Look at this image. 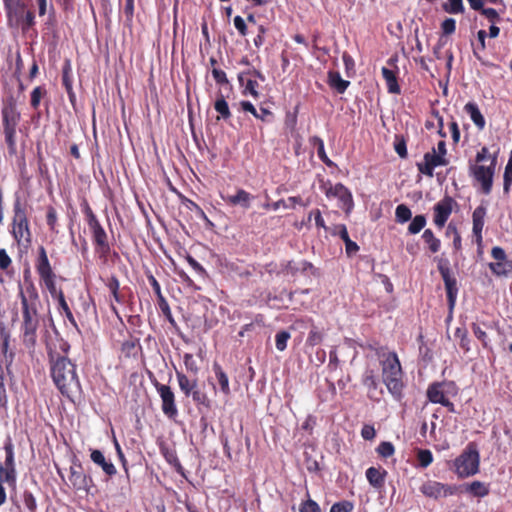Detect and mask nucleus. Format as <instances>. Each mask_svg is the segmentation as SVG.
I'll list each match as a JSON object with an SVG mask.
<instances>
[{
	"mask_svg": "<svg viewBox=\"0 0 512 512\" xmlns=\"http://www.w3.org/2000/svg\"><path fill=\"white\" fill-rule=\"evenodd\" d=\"M62 85L65 90H71V88H73L72 69L69 60H66L62 68Z\"/></svg>",
	"mask_w": 512,
	"mask_h": 512,
	"instance_id": "49530a36",
	"label": "nucleus"
},
{
	"mask_svg": "<svg viewBox=\"0 0 512 512\" xmlns=\"http://www.w3.org/2000/svg\"><path fill=\"white\" fill-rule=\"evenodd\" d=\"M40 280L44 283L46 289L54 299L59 298V293H64L62 289H58L56 286V274Z\"/></svg>",
	"mask_w": 512,
	"mask_h": 512,
	"instance_id": "37998d69",
	"label": "nucleus"
},
{
	"mask_svg": "<svg viewBox=\"0 0 512 512\" xmlns=\"http://www.w3.org/2000/svg\"><path fill=\"white\" fill-rule=\"evenodd\" d=\"M308 499L303 501L299 506L300 512H322L319 504L310 498L309 492L307 491Z\"/></svg>",
	"mask_w": 512,
	"mask_h": 512,
	"instance_id": "052dcab7",
	"label": "nucleus"
},
{
	"mask_svg": "<svg viewBox=\"0 0 512 512\" xmlns=\"http://www.w3.org/2000/svg\"><path fill=\"white\" fill-rule=\"evenodd\" d=\"M309 142H310V144H312L313 146H315L317 148V155L323 163H325L329 167L334 165V163L327 156L326 151H325L324 141L320 137L313 136L309 139Z\"/></svg>",
	"mask_w": 512,
	"mask_h": 512,
	"instance_id": "72a5a7b5",
	"label": "nucleus"
},
{
	"mask_svg": "<svg viewBox=\"0 0 512 512\" xmlns=\"http://www.w3.org/2000/svg\"><path fill=\"white\" fill-rule=\"evenodd\" d=\"M512 185V156L509 158L503 175V192L508 195Z\"/></svg>",
	"mask_w": 512,
	"mask_h": 512,
	"instance_id": "09e8293b",
	"label": "nucleus"
},
{
	"mask_svg": "<svg viewBox=\"0 0 512 512\" xmlns=\"http://www.w3.org/2000/svg\"><path fill=\"white\" fill-rule=\"evenodd\" d=\"M5 135V141L8 146V152L10 155H15L17 152L16 144V129H3Z\"/></svg>",
	"mask_w": 512,
	"mask_h": 512,
	"instance_id": "de8ad7c7",
	"label": "nucleus"
},
{
	"mask_svg": "<svg viewBox=\"0 0 512 512\" xmlns=\"http://www.w3.org/2000/svg\"><path fill=\"white\" fill-rule=\"evenodd\" d=\"M387 471L381 468L370 467L366 470V478L374 488H382L385 483Z\"/></svg>",
	"mask_w": 512,
	"mask_h": 512,
	"instance_id": "b1692460",
	"label": "nucleus"
},
{
	"mask_svg": "<svg viewBox=\"0 0 512 512\" xmlns=\"http://www.w3.org/2000/svg\"><path fill=\"white\" fill-rule=\"evenodd\" d=\"M176 378L181 392L185 397H190V394L197 388V380H190L183 372L176 370Z\"/></svg>",
	"mask_w": 512,
	"mask_h": 512,
	"instance_id": "a878e982",
	"label": "nucleus"
},
{
	"mask_svg": "<svg viewBox=\"0 0 512 512\" xmlns=\"http://www.w3.org/2000/svg\"><path fill=\"white\" fill-rule=\"evenodd\" d=\"M437 268L445 285L449 307L450 309H453L458 294V287L456 278L452 276L451 269L449 267V260L443 258L440 259L438 261Z\"/></svg>",
	"mask_w": 512,
	"mask_h": 512,
	"instance_id": "9b49d317",
	"label": "nucleus"
},
{
	"mask_svg": "<svg viewBox=\"0 0 512 512\" xmlns=\"http://www.w3.org/2000/svg\"><path fill=\"white\" fill-rule=\"evenodd\" d=\"M214 109L219 114L217 116V120H229L232 116L228 103L225 100V96L221 92L217 94Z\"/></svg>",
	"mask_w": 512,
	"mask_h": 512,
	"instance_id": "cd10ccee",
	"label": "nucleus"
},
{
	"mask_svg": "<svg viewBox=\"0 0 512 512\" xmlns=\"http://www.w3.org/2000/svg\"><path fill=\"white\" fill-rule=\"evenodd\" d=\"M35 269L40 279L55 275L48 259L46 249L43 246L38 248V255L35 260Z\"/></svg>",
	"mask_w": 512,
	"mask_h": 512,
	"instance_id": "6ab92c4d",
	"label": "nucleus"
},
{
	"mask_svg": "<svg viewBox=\"0 0 512 512\" xmlns=\"http://www.w3.org/2000/svg\"><path fill=\"white\" fill-rule=\"evenodd\" d=\"M183 361L187 371L193 373L194 375L198 374L199 367L192 354L185 353L183 356Z\"/></svg>",
	"mask_w": 512,
	"mask_h": 512,
	"instance_id": "0e129e2a",
	"label": "nucleus"
},
{
	"mask_svg": "<svg viewBox=\"0 0 512 512\" xmlns=\"http://www.w3.org/2000/svg\"><path fill=\"white\" fill-rule=\"evenodd\" d=\"M471 329L474 336L482 343V346L484 348H490L488 336L486 332L480 327V325L473 322L471 324Z\"/></svg>",
	"mask_w": 512,
	"mask_h": 512,
	"instance_id": "864d4df0",
	"label": "nucleus"
},
{
	"mask_svg": "<svg viewBox=\"0 0 512 512\" xmlns=\"http://www.w3.org/2000/svg\"><path fill=\"white\" fill-rule=\"evenodd\" d=\"M506 265H509V267L512 269V264L508 262H491L489 263V268L492 271L493 274L497 276H504L507 275L508 270L506 269Z\"/></svg>",
	"mask_w": 512,
	"mask_h": 512,
	"instance_id": "e2e57ef3",
	"label": "nucleus"
},
{
	"mask_svg": "<svg viewBox=\"0 0 512 512\" xmlns=\"http://www.w3.org/2000/svg\"><path fill=\"white\" fill-rule=\"evenodd\" d=\"M426 225V217L424 215H416L408 226L410 234L419 233Z\"/></svg>",
	"mask_w": 512,
	"mask_h": 512,
	"instance_id": "8fccbe9b",
	"label": "nucleus"
},
{
	"mask_svg": "<svg viewBox=\"0 0 512 512\" xmlns=\"http://www.w3.org/2000/svg\"><path fill=\"white\" fill-rule=\"evenodd\" d=\"M417 460L420 467H428L433 462L432 452L428 449H420L417 452Z\"/></svg>",
	"mask_w": 512,
	"mask_h": 512,
	"instance_id": "13d9d810",
	"label": "nucleus"
},
{
	"mask_svg": "<svg viewBox=\"0 0 512 512\" xmlns=\"http://www.w3.org/2000/svg\"><path fill=\"white\" fill-rule=\"evenodd\" d=\"M422 239L425 244L428 245L429 250L432 253H437L440 250L441 242L438 239L431 229H426L422 234Z\"/></svg>",
	"mask_w": 512,
	"mask_h": 512,
	"instance_id": "e433bc0d",
	"label": "nucleus"
},
{
	"mask_svg": "<svg viewBox=\"0 0 512 512\" xmlns=\"http://www.w3.org/2000/svg\"><path fill=\"white\" fill-rule=\"evenodd\" d=\"M106 286L112 295L113 299L119 303L123 304L125 302V298L123 293L120 290V282L116 276H111L106 281Z\"/></svg>",
	"mask_w": 512,
	"mask_h": 512,
	"instance_id": "7c9ffc66",
	"label": "nucleus"
},
{
	"mask_svg": "<svg viewBox=\"0 0 512 512\" xmlns=\"http://www.w3.org/2000/svg\"><path fill=\"white\" fill-rule=\"evenodd\" d=\"M464 111L470 116L472 122L475 124L478 130L481 131L485 128V118L475 102H468L464 106Z\"/></svg>",
	"mask_w": 512,
	"mask_h": 512,
	"instance_id": "5701e85b",
	"label": "nucleus"
},
{
	"mask_svg": "<svg viewBox=\"0 0 512 512\" xmlns=\"http://www.w3.org/2000/svg\"><path fill=\"white\" fill-rule=\"evenodd\" d=\"M458 394V387L454 381L433 382L427 388V398L431 403L441 404L447 398L455 397Z\"/></svg>",
	"mask_w": 512,
	"mask_h": 512,
	"instance_id": "1a4fd4ad",
	"label": "nucleus"
},
{
	"mask_svg": "<svg viewBox=\"0 0 512 512\" xmlns=\"http://www.w3.org/2000/svg\"><path fill=\"white\" fill-rule=\"evenodd\" d=\"M10 234L19 249L27 250L32 244V232L26 206L17 198L13 203Z\"/></svg>",
	"mask_w": 512,
	"mask_h": 512,
	"instance_id": "39448f33",
	"label": "nucleus"
},
{
	"mask_svg": "<svg viewBox=\"0 0 512 512\" xmlns=\"http://www.w3.org/2000/svg\"><path fill=\"white\" fill-rule=\"evenodd\" d=\"M213 371H214V374H215V377H216V380L220 386V389H221V392L228 396L230 395L231 393V390H230V387H229V379H228V376L227 374L224 372V370L222 369V367L217 363L215 362L213 364Z\"/></svg>",
	"mask_w": 512,
	"mask_h": 512,
	"instance_id": "c85d7f7f",
	"label": "nucleus"
},
{
	"mask_svg": "<svg viewBox=\"0 0 512 512\" xmlns=\"http://www.w3.org/2000/svg\"><path fill=\"white\" fill-rule=\"evenodd\" d=\"M313 269H314V267H313L312 263H310V262H308L306 260H301V261L291 260V261H287L283 265L282 271L286 275H290L292 277H295L299 273L300 274H307L309 271H312Z\"/></svg>",
	"mask_w": 512,
	"mask_h": 512,
	"instance_id": "aec40b11",
	"label": "nucleus"
},
{
	"mask_svg": "<svg viewBox=\"0 0 512 512\" xmlns=\"http://www.w3.org/2000/svg\"><path fill=\"white\" fill-rule=\"evenodd\" d=\"M454 472L459 478H467L479 472L480 455L474 442H470L454 460Z\"/></svg>",
	"mask_w": 512,
	"mask_h": 512,
	"instance_id": "0eeeda50",
	"label": "nucleus"
},
{
	"mask_svg": "<svg viewBox=\"0 0 512 512\" xmlns=\"http://www.w3.org/2000/svg\"><path fill=\"white\" fill-rule=\"evenodd\" d=\"M334 234L339 235V237L345 243V251L348 256H352L359 251V246L357 245L356 242L350 239L347 228L344 224H339L335 226Z\"/></svg>",
	"mask_w": 512,
	"mask_h": 512,
	"instance_id": "4be33fe9",
	"label": "nucleus"
},
{
	"mask_svg": "<svg viewBox=\"0 0 512 512\" xmlns=\"http://www.w3.org/2000/svg\"><path fill=\"white\" fill-rule=\"evenodd\" d=\"M151 382L161 399V409L163 414L169 419H175L178 415L175 393L170 386L160 383L155 378L152 379Z\"/></svg>",
	"mask_w": 512,
	"mask_h": 512,
	"instance_id": "6e6552de",
	"label": "nucleus"
},
{
	"mask_svg": "<svg viewBox=\"0 0 512 512\" xmlns=\"http://www.w3.org/2000/svg\"><path fill=\"white\" fill-rule=\"evenodd\" d=\"M498 153H490L486 146H483L475 156V163L469 164V174L481 185V191L489 195L493 187V177L497 165Z\"/></svg>",
	"mask_w": 512,
	"mask_h": 512,
	"instance_id": "20e7f679",
	"label": "nucleus"
},
{
	"mask_svg": "<svg viewBox=\"0 0 512 512\" xmlns=\"http://www.w3.org/2000/svg\"><path fill=\"white\" fill-rule=\"evenodd\" d=\"M454 336L456 339L459 340V346L462 350H464L465 352H469L471 347H470V338L468 336V331L466 328L464 327H458L456 328L455 330V333H454Z\"/></svg>",
	"mask_w": 512,
	"mask_h": 512,
	"instance_id": "ea45409f",
	"label": "nucleus"
},
{
	"mask_svg": "<svg viewBox=\"0 0 512 512\" xmlns=\"http://www.w3.org/2000/svg\"><path fill=\"white\" fill-rule=\"evenodd\" d=\"M382 76L386 82L388 92L393 94H399L400 86L398 85L397 82L396 72L387 67H383Z\"/></svg>",
	"mask_w": 512,
	"mask_h": 512,
	"instance_id": "c756f323",
	"label": "nucleus"
},
{
	"mask_svg": "<svg viewBox=\"0 0 512 512\" xmlns=\"http://www.w3.org/2000/svg\"><path fill=\"white\" fill-rule=\"evenodd\" d=\"M290 337V333L286 330H281L275 335V345L278 351L282 352L287 348Z\"/></svg>",
	"mask_w": 512,
	"mask_h": 512,
	"instance_id": "bf43d9fd",
	"label": "nucleus"
},
{
	"mask_svg": "<svg viewBox=\"0 0 512 512\" xmlns=\"http://www.w3.org/2000/svg\"><path fill=\"white\" fill-rule=\"evenodd\" d=\"M465 489L472 496L479 498L485 497L490 493L489 484L481 481H473L467 484Z\"/></svg>",
	"mask_w": 512,
	"mask_h": 512,
	"instance_id": "2f4dec72",
	"label": "nucleus"
},
{
	"mask_svg": "<svg viewBox=\"0 0 512 512\" xmlns=\"http://www.w3.org/2000/svg\"><path fill=\"white\" fill-rule=\"evenodd\" d=\"M449 161L446 157L436 154V149L424 154L423 162L417 163V169L421 174L428 177L434 176V169L438 166H446Z\"/></svg>",
	"mask_w": 512,
	"mask_h": 512,
	"instance_id": "4468645a",
	"label": "nucleus"
},
{
	"mask_svg": "<svg viewBox=\"0 0 512 512\" xmlns=\"http://www.w3.org/2000/svg\"><path fill=\"white\" fill-rule=\"evenodd\" d=\"M5 451V462L4 466H0L2 469H15L14 463V445L11 440H8L4 445Z\"/></svg>",
	"mask_w": 512,
	"mask_h": 512,
	"instance_id": "a19ab883",
	"label": "nucleus"
},
{
	"mask_svg": "<svg viewBox=\"0 0 512 512\" xmlns=\"http://www.w3.org/2000/svg\"><path fill=\"white\" fill-rule=\"evenodd\" d=\"M58 301V304H59V308L60 310L64 313L65 317L67 318V320L74 326L77 328V322L72 314V311L70 310L66 300H65V295L64 293H59V298L56 299Z\"/></svg>",
	"mask_w": 512,
	"mask_h": 512,
	"instance_id": "c03bdc74",
	"label": "nucleus"
},
{
	"mask_svg": "<svg viewBox=\"0 0 512 512\" xmlns=\"http://www.w3.org/2000/svg\"><path fill=\"white\" fill-rule=\"evenodd\" d=\"M157 303H158L159 309L161 310L162 314L165 316L167 321L171 325L175 326L176 325L175 319L172 315L169 304H168L167 300L165 299V297H160L159 299H157Z\"/></svg>",
	"mask_w": 512,
	"mask_h": 512,
	"instance_id": "6e6d98bb",
	"label": "nucleus"
},
{
	"mask_svg": "<svg viewBox=\"0 0 512 512\" xmlns=\"http://www.w3.org/2000/svg\"><path fill=\"white\" fill-rule=\"evenodd\" d=\"M361 382H362L363 386L366 387L368 394H371L372 391L377 390L378 385H379L378 378L375 374V371L371 368H367L364 371V373L362 375Z\"/></svg>",
	"mask_w": 512,
	"mask_h": 512,
	"instance_id": "473e14b6",
	"label": "nucleus"
},
{
	"mask_svg": "<svg viewBox=\"0 0 512 512\" xmlns=\"http://www.w3.org/2000/svg\"><path fill=\"white\" fill-rule=\"evenodd\" d=\"M328 84L337 93L342 94L346 91V89L350 85V82L348 80L342 79L339 72L329 71L328 72Z\"/></svg>",
	"mask_w": 512,
	"mask_h": 512,
	"instance_id": "bb28decb",
	"label": "nucleus"
},
{
	"mask_svg": "<svg viewBox=\"0 0 512 512\" xmlns=\"http://www.w3.org/2000/svg\"><path fill=\"white\" fill-rule=\"evenodd\" d=\"M412 213L409 207L405 204H400L396 207L395 217L399 223H405L411 219Z\"/></svg>",
	"mask_w": 512,
	"mask_h": 512,
	"instance_id": "3c124183",
	"label": "nucleus"
},
{
	"mask_svg": "<svg viewBox=\"0 0 512 512\" xmlns=\"http://www.w3.org/2000/svg\"><path fill=\"white\" fill-rule=\"evenodd\" d=\"M19 298L22 313V341L27 348H34L37 342V330L40 324V296L35 285L30 282L24 289H20Z\"/></svg>",
	"mask_w": 512,
	"mask_h": 512,
	"instance_id": "f257e3e1",
	"label": "nucleus"
},
{
	"mask_svg": "<svg viewBox=\"0 0 512 512\" xmlns=\"http://www.w3.org/2000/svg\"><path fill=\"white\" fill-rule=\"evenodd\" d=\"M223 201L230 206H241L243 209H248L251 206V201L254 196L244 189H237L234 195H222Z\"/></svg>",
	"mask_w": 512,
	"mask_h": 512,
	"instance_id": "a211bd4d",
	"label": "nucleus"
},
{
	"mask_svg": "<svg viewBox=\"0 0 512 512\" xmlns=\"http://www.w3.org/2000/svg\"><path fill=\"white\" fill-rule=\"evenodd\" d=\"M441 30L445 36L452 35L456 30V21L453 18H446L441 23Z\"/></svg>",
	"mask_w": 512,
	"mask_h": 512,
	"instance_id": "338daca9",
	"label": "nucleus"
},
{
	"mask_svg": "<svg viewBox=\"0 0 512 512\" xmlns=\"http://www.w3.org/2000/svg\"><path fill=\"white\" fill-rule=\"evenodd\" d=\"M90 458L95 464L99 465L108 476H113L116 474L117 470L114 464L110 461H107L100 450H92Z\"/></svg>",
	"mask_w": 512,
	"mask_h": 512,
	"instance_id": "393cba45",
	"label": "nucleus"
},
{
	"mask_svg": "<svg viewBox=\"0 0 512 512\" xmlns=\"http://www.w3.org/2000/svg\"><path fill=\"white\" fill-rule=\"evenodd\" d=\"M442 8L449 14H460L464 12L462 0H447V2L443 3Z\"/></svg>",
	"mask_w": 512,
	"mask_h": 512,
	"instance_id": "a18cd8bd",
	"label": "nucleus"
},
{
	"mask_svg": "<svg viewBox=\"0 0 512 512\" xmlns=\"http://www.w3.org/2000/svg\"><path fill=\"white\" fill-rule=\"evenodd\" d=\"M69 481L77 491L88 492L92 485V478L84 473L81 464H74L70 467Z\"/></svg>",
	"mask_w": 512,
	"mask_h": 512,
	"instance_id": "2eb2a0df",
	"label": "nucleus"
},
{
	"mask_svg": "<svg viewBox=\"0 0 512 512\" xmlns=\"http://www.w3.org/2000/svg\"><path fill=\"white\" fill-rule=\"evenodd\" d=\"M46 223L49 230L57 235L59 233L58 229V214L56 209L53 206H48L46 209Z\"/></svg>",
	"mask_w": 512,
	"mask_h": 512,
	"instance_id": "4c0bfd02",
	"label": "nucleus"
},
{
	"mask_svg": "<svg viewBox=\"0 0 512 512\" xmlns=\"http://www.w3.org/2000/svg\"><path fill=\"white\" fill-rule=\"evenodd\" d=\"M419 490L426 497L439 499L456 494L457 486L428 480L420 486Z\"/></svg>",
	"mask_w": 512,
	"mask_h": 512,
	"instance_id": "f8f14e48",
	"label": "nucleus"
},
{
	"mask_svg": "<svg viewBox=\"0 0 512 512\" xmlns=\"http://www.w3.org/2000/svg\"><path fill=\"white\" fill-rule=\"evenodd\" d=\"M367 349L373 351L379 359L382 380L389 393L398 401L403 396V369L395 351H389L386 346L368 344Z\"/></svg>",
	"mask_w": 512,
	"mask_h": 512,
	"instance_id": "f03ea898",
	"label": "nucleus"
},
{
	"mask_svg": "<svg viewBox=\"0 0 512 512\" xmlns=\"http://www.w3.org/2000/svg\"><path fill=\"white\" fill-rule=\"evenodd\" d=\"M353 504L349 501L336 502L331 506L330 512H351Z\"/></svg>",
	"mask_w": 512,
	"mask_h": 512,
	"instance_id": "774afa93",
	"label": "nucleus"
},
{
	"mask_svg": "<svg viewBox=\"0 0 512 512\" xmlns=\"http://www.w3.org/2000/svg\"><path fill=\"white\" fill-rule=\"evenodd\" d=\"M140 348L139 339L130 338L122 343L121 352L125 357H136Z\"/></svg>",
	"mask_w": 512,
	"mask_h": 512,
	"instance_id": "f704fd0d",
	"label": "nucleus"
},
{
	"mask_svg": "<svg viewBox=\"0 0 512 512\" xmlns=\"http://www.w3.org/2000/svg\"><path fill=\"white\" fill-rule=\"evenodd\" d=\"M50 372L54 384L63 396L71 397L79 388L76 365L66 356L49 354Z\"/></svg>",
	"mask_w": 512,
	"mask_h": 512,
	"instance_id": "7ed1b4c3",
	"label": "nucleus"
},
{
	"mask_svg": "<svg viewBox=\"0 0 512 512\" xmlns=\"http://www.w3.org/2000/svg\"><path fill=\"white\" fill-rule=\"evenodd\" d=\"M23 502L29 512L37 511V502H36V499H35L34 495L32 494V492L24 491Z\"/></svg>",
	"mask_w": 512,
	"mask_h": 512,
	"instance_id": "69168bd1",
	"label": "nucleus"
},
{
	"mask_svg": "<svg viewBox=\"0 0 512 512\" xmlns=\"http://www.w3.org/2000/svg\"><path fill=\"white\" fill-rule=\"evenodd\" d=\"M12 270V259L4 248H0V270L6 274H11Z\"/></svg>",
	"mask_w": 512,
	"mask_h": 512,
	"instance_id": "5fc2aeb1",
	"label": "nucleus"
},
{
	"mask_svg": "<svg viewBox=\"0 0 512 512\" xmlns=\"http://www.w3.org/2000/svg\"><path fill=\"white\" fill-rule=\"evenodd\" d=\"M20 112H18L16 103L10 99L2 108L3 129H17L20 122Z\"/></svg>",
	"mask_w": 512,
	"mask_h": 512,
	"instance_id": "f3484780",
	"label": "nucleus"
},
{
	"mask_svg": "<svg viewBox=\"0 0 512 512\" xmlns=\"http://www.w3.org/2000/svg\"><path fill=\"white\" fill-rule=\"evenodd\" d=\"M376 451L381 457L388 458L395 453V448L391 442L383 441L378 445Z\"/></svg>",
	"mask_w": 512,
	"mask_h": 512,
	"instance_id": "680f3d73",
	"label": "nucleus"
},
{
	"mask_svg": "<svg viewBox=\"0 0 512 512\" xmlns=\"http://www.w3.org/2000/svg\"><path fill=\"white\" fill-rule=\"evenodd\" d=\"M455 206L457 202L448 195L434 205L433 222L438 228L442 229L445 226Z\"/></svg>",
	"mask_w": 512,
	"mask_h": 512,
	"instance_id": "ddd939ff",
	"label": "nucleus"
},
{
	"mask_svg": "<svg viewBox=\"0 0 512 512\" xmlns=\"http://www.w3.org/2000/svg\"><path fill=\"white\" fill-rule=\"evenodd\" d=\"M321 188L328 198H337L340 202V207L346 213H349L353 209L354 202L352 194L342 183L332 185L331 182H327L322 184Z\"/></svg>",
	"mask_w": 512,
	"mask_h": 512,
	"instance_id": "9d476101",
	"label": "nucleus"
},
{
	"mask_svg": "<svg viewBox=\"0 0 512 512\" xmlns=\"http://www.w3.org/2000/svg\"><path fill=\"white\" fill-rule=\"evenodd\" d=\"M6 15L9 21L15 20L16 22L20 19L21 14L26 11V4L22 0L14 2L10 8L4 7Z\"/></svg>",
	"mask_w": 512,
	"mask_h": 512,
	"instance_id": "c9c22d12",
	"label": "nucleus"
},
{
	"mask_svg": "<svg viewBox=\"0 0 512 512\" xmlns=\"http://www.w3.org/2000/svg\"><path fill=\"white\" fill-rule=\"evenodd\" d=\"M486 214L487 208L483 204L476 207L472 213V233L479 247H481L483 243L482 231L485 224Z\"/></svg>",
	"mask_w": 512,
	"mask_h": 512,
	"instance_id": "dca6fc26",
	"label": "nucleus"
},
{
	"mask_svg": "<svg viewBox=\"0 0 512 512\" xmlns=\"http://www.w3.org/2000/svg\"><path fill=\"white\" fill-rule=\"evenodd\" d=\"M394 150L399 155L400 158H407L408 152H407V144L406 140L401 135H395L394 140Z\"/></svg>",
	"mask_w": 512,
	"mask_h": 512,
	"instance_id": "603ef678",
	"label": "nucleus"
},
{
	"mask_svg": "<svg viewBox=\"0 0 512 512\" xmlns=\"http://www.w3.org/2000/svg\"><path fill=\"white\" fill-rule=\"evenodd\" d=\"M82 207L83 213L86 217V222L92 233V240L95 246V253L98 256L99 260L103 264H106L108 262V257L111 253V246L108 242V235L86 200L82 204Z\"/></svg>",
	"mask_w": 512,
	"mask_h": 512,
	"instance_id": "423d86ee",
	"label": "nucleus"
},
{
	"mask_svg": "<svg viewBox=\"0 0 512 512\" xmlns=\"http://www.w3.org/2000/svg\"><path fill=\"white\" fill-rule=\"evenodd\" d=\"M46 93V89L42 86H37L32 90L30 104L33 109H38L41 98L46 95Z\"/></svg>",
	"mask_w": 512,
	"mask_h": 512,
	"instance_id": "4d7b16f0",
	"label": "nucleus"
},
{
	"mask_svg": "<svg viewBox=\"0 0 512 512\" xmlns=\"http://www.w3.org/2000/svg\"><path fill=\"white\" fill-rule=\"evenodd\" d=\"M190 396L197 406H203L205 408L211 407V400L209 399L208 395L201 391L198 387L193 390Z\"/></svg>",
	"mask_w": 512,
	"mask_h": 512,
	"instance_id": "79ce46f5",
	"label": "nucleus"
},
{
	"mask_svg": "<svg viewBox=\"0 0 512 512\" xmlns=\"http://www.w3.org/2000/svg\"><path fill=\"white\" fill-rule=\"evenodd\" d=\"M35 23V14L31 10H26L23 14H21L20 19L17 21V25L21 27L23 32H27L35 25Z\"/></svg>",
	"mask_w": 512,
	"mask_h": 512,
	"instance_id": "58836bf2",
	"label": "nucleus"
},
{
	"mask_svg": "<svg viewBox=\"0 0 512 512\" xmlns=\"http://www.w3.org/2000/svg\"><path fill=\"white\" fill-rule=\"evenodd\" d=\"M306 323L310 325V331L306 339V345L314 347L321 344L324 339V333L314 324L313 319L308 318L307 320H296L294 325H304Z\"/></svg>",
	"mask_w": 512,
	"mask_h": 512,
	"instance_id": "412c9836",
	"label": "nucleus"
}]
</instances>
